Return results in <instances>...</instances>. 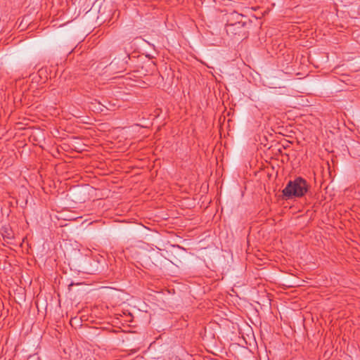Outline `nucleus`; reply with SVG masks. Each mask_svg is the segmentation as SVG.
Instances as JSON below:
<instances>
[{
  "label": "nucleus",
  "mask_w": 360,
  "mask_h": 360,
  "mask_svg": "<svg viewBox=\"0 0 360 360\" xmlns=\"http://www.w3.org/2000/svg\"><path fill=\"white\" fill-rule=\"evenodd\" d=\"M308 190L307 181L298 177L292 181H290L283 189V193L288 198L302 197Z\"/></svg>",
  "instance_id": "f257e3e1"
}]
</instances>
